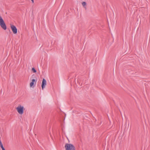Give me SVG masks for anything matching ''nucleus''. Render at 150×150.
<instances>
[{
    "mask_svg": "<svg viewBox=\"0 0 150 150\" xmlns=\"http://www.w3.org/2000/svg\"><path fill=\"white\" fill-rule=\"evenodd\" d=\"M65 148L66 150H76L74 146L71 144H66Z\"/></svg>",
    "mask_w": 150,
    "mask_h": 150,
    "instance_id": "f257e3e1",
    "label": "nucleus"
},
{
    "mask_svg": "<svg viewBox=\"0 0 150 150\" xmlns=\"http://www.w3.org/2000/svg\"><path fill=\"white\" fill-rule=\"evenodd\" d=\"M0 26L4 30H6L7 27L6 24L2 17L0 16Z\"/></svg>",
    "mask_w": 150,
    "mask_h": 150,
    "instance_id": "f03ea898",
    "label": "nucleus"
},
{
    "mask_svg": "<svg viewBox=\"0 0 150 150\" xmlns=\"http://www.w3.org/2000/svg\"><path fill=\"white\" fill-rule=\"evenodd\" d=\"M18 113L22 115L23 112L24 108L23 106H22L21 105H19L16 108Z\"/></svg>",
    "mask_w": 150,
    "mask_h": 150,
    "instance_id": "7ed1b4c3",
    "label": "nucleus"
},
{
    "mask_svg": "<svg viewBox=\"0 0 150 150\" xmlns=\"http://www.w3.org/2000/svg\"><path fill=\"white\" fill-rule=\"evenodd\" d=\"M10 26L13 34H16L17 33V30L16 26L13 25H11Z\"/></svg>",
    "mask_w": 150,
    "mask_h": 150,
    "instance_id": "20e7f679",
    "label": "nucleus"
},
{
    "mask_svg": "<svg viewBox=\"0 0 150 150\" xmlns=\"http://www.w3.org/2000/svg\"><path fill=\"white\" fill-rule=\"evenodd\" d=\"M46 85V81L45 79H43L42 83V88L43 90L45 88V86Z\"/></svg>",
    "mask_w": 150,
    "mask_h": 150,
    "instance_id": "39448f33",
    "label": "nucleus"
},
{
    "mask_svg": "<svg viewBox=\"0 0 150 150\" xmlns=\"http://www.w3.org/2000/svg\"><path fill=\"white\" fill-rule=\"evenodd\" d=\"M35 82L36 83V81H35V79H33L32 80V82L30 83V87H32L33 86L34 84V82Z\"/></svg>",
    "mask_w": 150,
    "mask_h": 150,
    "instance_id": "423d86ee",
    "label": "nucleus"
},
{
    "mask_svg": "<svg viewBox=\"0 0 150 150\" xmlns=\"http://www.w3.org/2000/svg\"><path fill=\"white\" fill-rule=\"evenodd\" d=\"M0 147L2 149V150H5L1 140H0Z\"/></svg>",
    "mask_w": 150,
    "mask_h": 150,
    "instance_id": "0eeeda50",
    "label": "nucleus"
},
{
    "mask_svg": "<svg viewBox=\"0 0 150 150\" xmlns=\"http://www.w3.org/2000/svg\"><path fill=\"white\" fill-rule=\"evenodd\" d=\"M82 4L84 7H86V3L85 2H83L82 3Z\"/></svg>",
    "mask_w": 150,
    "mask_h": 150,
    "instance_id": "6e6552de",
    "label": "nucleus"
},
{
    "mask_svg": "<svg viewBox=\"0 0 150 150\" xmlns=\"http://www.w3.org/2000/svg\"><path fill=\"white\" fill-rule=\"evenodd\" d=\"M32 71L33 73H36V70L35 68L33 67L32 69Z\"/></svg>",
    "mask_w": 150,
    "mask_h": 150,
    "instance_id": "1a4fd4ad",
    "label": "nucleus"
},
{
    "mask_svg": "<svg viewBox=\"0 0 150 150\" xmlns=\"http://www.w3.org/2000/svg\"><path fill=\"white\" fill-rule=\"evenodd\" d=\"M32 2V3H33L34 2V1L33 0H31Z\"/></svg>",
    "mask_w": 150,
    "mask_h": 150,
    "instance_id": "9d476101",
    "label": "nucleus"
}]
</instances>
